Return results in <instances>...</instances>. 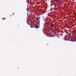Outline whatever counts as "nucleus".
<instances>
[{
    "label": "nucleus",
    "mask_w": 76,
    "mask_h": 76,
    "mask_svg": "<svg viewBox=\"0 0 76 76\" xmlns=\"http://www.w3.org/2000/svg\"><path fill=\"white\" fill-rule=\"evenodd\" d=\"M68 39H66V41H72V42H75L76 41V38H73L72 37H70L68 38Z\"/></svg>",
    "instance_id": "obj_1"
},
{
    "label": "nucleus",
    "mask_w": 76,
    "mask_h": 76,
    "mask_svg": "<svg viewBox=\"0 0 76 76\" xmlns=\"http://www.w3.org/2000/svg\"><path fill=\"white\" fill-rule=\"evenodd\" d=\"M39 25H38L37 24V26H34V28H39Z\"/></svg>",
    "instance_id": "obj_2"
},
{
    "label": "nucleus",
    "mask_w": 76,
    "mask_h": 76,
    "mask_svg": "<svg viewBox=\"0 0 76 76\" xmlns=\"http://www.w3.org/2000/svg\"><path fill=\"white\" fill-rule=\"evenodd\" d=\"M30 25V27H31L32 28H34V25H33V24H32V23H31Z\"/></svg>",
    "instance_id": "obj_3"
},
{
    "label": "nucleus",
    "mask_w": 76,
    "mask_h": 76,
    "mask_svg": "<svg viewBox=\"0 0 76 76\" xmlns=\"http://www.w3.org/2000/svg\"><path fill=\"white\" fill-rule=\"evenodd\" d=\"M55 2H56V3H58L60 1V0H54Z\"/></svg>",
    "instance_id": "obj_4"
},
{
    "label": "nucleus",
    "mask_w": 76,
    "mask_h": 76,
    "mask_svg": "<svg viewBox=\"0 0 76 76\" xmlns=\"http://www.w3.org/2000/svg\"><path fill=\"white\" fill-rule=\"evenodd\" d=\"M29 20L28 21V20H27V22L28 25H30L31 24H30V23H29Z\"/></svg>",
    "instance_id": "obj_5"
},
{
    "label": "nucleus",
    "mask_w": 76,
    "mask_h": 76,
    "mask_svg": "<svg viewBox=\"0 0 76 76\" xmlns=\"http://www.w3.org/2000/svg\"><path fill=\"white\" fill-rule=\"evenodd\" d=\"M71 33H72V34H75V32L74 31H71Z\"/></svg>",
    "instance_id": "obj_6"
},
{
    "label": "nucleus",
    "mask_w": 76,
    "mask_h": 76,
    "mask_svg": "<svg viewBox=\"0 0 76 76\" xmlns=\"http://www.w3.org/2000/svg\"><path fill=\"white\" fill-rule=\"evenodd\" d=\"M38 22L37 23V25H39V23H40V22H39V20H38Z\"/></svg>",
    "instance_id": "obj_7"
},
{
    "label": "nucleus",
    "mask_w": 76,
    "mask_h": 76,
    "mask_svg": "<svg viewBox=\"0 0 76 76\" xmlns=\"http://www.w3.org/2000/svg\"><path fill=\"white\" fill-rule=\"evenodd\" d=\"M54 27V24H52V25H50V27L51 28H53V27Z\"/></svg>",
    "instance_id": "obj_8"
},
{
    "label": "nucleus",
    "mask_w": 76,
    "mask_h": 76,
    "mask_svg": "<svg viewBox=\"0 0 76 76\" xmlns=\"http://www.w3.org/2000/svg\"><path fill=\"white\" fill-rule=\"evenodd\" d=\"M50 37H55V36H52L51 35H50Z\"/></svg>",
    "instance_id": "obj_9"
},
{
    "label": "nucleus",
    "mask_w": 76,
    "mask_h": 76,
    "mask_svg": "<svg viewBox=\"0 0 76 76\" xmlns=\"http://www.w3.org/2000/svg\"><path fill=\"white\" fill-rule=\"evenodd\" d=\"M2 19H3V20H4V19H6V18H2Z\"/></svg>",
    "instance_id": "obj_10"
},
{
    "label": "nucleus",
    "mask_w": 76,
    "mask_h": 76,
    "mask_svg": "<svg viewBox=\"0 0 76 76\" xmlns=\"http://www.w3.org/2000/svg\"><path fill=\"white\" fill-rule=\"evenodd\" d=\"M46 36H47V37H50V36L49 35H46Z\"/></svg>",
    "instance_id": "obj_11"
},
{
    "label": "nucleus",
    "mask_w": 76,
    "mask_h": 76,
    "mask_svg": "<svg viewBox=\"0 0 76 76\" xmlns=\"http://www.w3.org/2000/svg\"><path fill=\"white\" fill-rule=\"evenodd\" d=\"M15 15V13H13L12 15Z\"/></svg>",
    "instance_id": "obj_12"
},
{
    "label": "nucleus",
    "mask_w": 76,
    "mask_h": 76,
    "mask_svg": "<svg viewBox=\"0 0 76 76\" xmlns=\"http://www.w3.org/2000/svg\"><path fill=\"white\" fill-rule=\"evenodd\" d=\"M53 10V9L52 8H51L50 9V10Z\"/></svg>",
    "instance_id": "obj_13"
},
{
    "label": "nucleus",
    "mask_w": 76,
    "mask_h": 76,
    "mask_svg": "<svg viewBox=\"0 0 76 76\" xmlns=\"http://www.w3.org/2000/svg\"><path fill=\"white\" fill-rule=\"evenodd\" d=\"M55 7H56V5H55Z\"/></svg>",
    "instance_id": "obj_14"
},
{
    "label": "nucleus",
    "mask_w": 76,
    "mask_h": 76,
    "mask_svg": "<svg viewBox=\"0 0 76 76\" xmlns=\"http://www.w3.org/2000/svg\"><path fill=\"white\" fill-rule=\"evenodd\" d=\"M40 19V18H38V19Z\"/></svg>",
    "instance_id": "obj_15"
},
{
    "label": "nucleus",
    "mask_w": 76,
    "mask_h": 76,
    "mask_svg": "<svg viewBox=\"0 0 76 76\" xmlns=\"http://www.w3.org/2000/svg\"><path fill=\"white\" fill-rule=\"evenodd\" d=\"M31 14H29V15H31Z\"/></svg>",
    "instance_id": "obj_16"
},
{
    "label": "nucleus",
    "mask_w": 76,
    "mask_h": 76,
    "mask_svg": "<svg viewBox=\"0 0 76 76\" xmlns=\"http://www.w3.org/2000/svg\"><path fill=\"white\" fill-rule=\"evenodd\" d=\"M65 37H66V36H65Z\"/></svg>",
    "instance_id": "obj_17"
},
{
    "label": "nucleus",
    "mask_w": 76,
    "mask_h": 76,
    "mask_svg": "<svg viewBox=\"0 0 76 76\" xmlns=\"http://www.w3.org/2000/svg\"><path fill=\"white\" fill-rule=\"evenodd\" d=\"M27 19H28V18H27Z\"/></svg>",
    "instance_id": "obj_18"
}]
</instances>
